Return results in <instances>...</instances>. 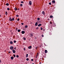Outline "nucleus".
<instances>
[{"mask_svg":"<svg viewBox=\"0 0 64 64\" xmlns=\"http://www.w3.org/2000/svg\"><path fill=\"white\" fill-rule=\"evenodd\" d=\"M42 14H43L44 15H45V12H44V11H43L42 12Z\"/></svg>","mask_w":64,"mask_h":64,"instance_id":"obj_1","label":"nucleus"},{"mask_svg":"<svg viewBox=\"0 0 64 64\" xmlns=\"http://www.w3.org/2000/svg\"><path fill=\"white\" fill-rule=\"evenodd\" d=\"M30 37H33L34 36V35L33 34H30Z\"/></svg>","mask_w":64,"mask_h":64,"instance_id":"obj_2","label":"nucleus"},{"mask_svg":"<svg viewBox=\"0 0 64 64\" xmlns=\"http://www.w3.org/2000/svg\"><path fill=\"white\" fill-rule=\"evenodd\" d=\"M13 48H14V47H13V46H11L10 48V50H13Z\"/></svg>","mask_w":64,"mask_h":64,"instance_id":"obj_3","label":"nucleus"},{"mask_svg":"<svg viewBox=\"0 0 64 64\" xmlns=\"http://www.w3.org/2000/svg\"><path fill=\"white\" fill-rule=\"evenodd\" d=\"M12 50L13 53H16V51L15 50H14H14Z\"/></svg>","mask_w":64,"mask_h":64,"instance_id":"obj_4","label":"nucleus"},{"mask_svg":"<svg viewBox=\"0 0 64 64\" xmlns=\"http://www.w3.org/2000/svg\"><path fill=\"white\" fill-rule=\"evenodd\" d=\"M29 4L30 5H32V2H31V1H30L29 2Z\"/></svg>","mask_w":64,"mask_h":64,"instance_id":"obj_5","label":"nucleus"},{"mask_svg":"<svg viewBox=\"0 0 64 64\" xmlns=\"http://www.w3.org/2000/svg\"><path fill=\"white\" fill-rule=\"evenodd\" d=\"M25 33V31H22V34H24V33Z\"/></svg>","mask_w":64,"mask_h":64,"instance_id":"obj_6","label":"nucleus"},{"mask_svg":"<svg viewBox=\"0 0 64 64\" xmlns=\"http://www.w3.org/2000/svg\"><path fill=\"white\" fill-rule=\"evenodd\" d=\"M52 3H55V1L54 0H53L52 1Z\"/></svg>","mask_w":64,"mask_h":64,"instance_id":"obj_7","label":"nucleus"},{"mask_svg":"<svg viewBox=\"0 0 64 64\" xmlns=\"http://www.w3.org/2000/svg\"><path fill=\"white\" fill-rule=\"evenodd\" d=\"M38 25V23L37 22H36L35 24V26H37Z\"/></svg>","mask_w":64,"mask_h":64,"instance_id":"obj_8","label":"nucleus"},{"mask_svg":"<svg viewBox=\"0 0 64 64\" xmlns=\"http://www.w3.org/2000/svg\"><path fill=\"white\" fill-rule=\"evenodd\" d=\"M12 19L11 17H10V18L9 19V20L10 21H12Z\"/></svg>","mask_w":64,"mask_h":64,"instance_id":"obj_9","label":"nucleus"},{"mask_svg":"<svg viewBox=\"0 0 64 64\" xmlns=\"http://www.w3.org/2000/svg\"><path fill=\"white\" fill-rule=\"evenodd\" d=\"M42 25V24H39L38 25V27H40V26H41Z\"/></svg>","mask_w":64,"mask_h":64,"instance_id":"obj_10","label":"nucleus"},{"mask_svg":"<svg viewBox=\"0 0 64 64\" xmlns=\"http://www.w3.org/2000/svg\"><path fill=\"white\" fill-rule=\"evenodd\" d=\"M10 58H11V59L13 60V59H14V57H13V56H12Z\"/></svg>","mask_w":64,"mask_h":64,"instance_id":"obj_11","label":"nucleus"},{"mask_svg":"<svg viewBox=\"0 0 64 64\" xmlns=\"http://www.w3.org/2000/svg\"><path fill=\"white\" fill-rule=\"evenodd\" d=\"M31 48H32V46H29L28 47V49H31Z\"/></svg>","mask_w":64,"mask_h":64,"instance_id":"obj_12","label":"nucleus"},{"mask_svg":"<svg viewBox=\"0 0 64 64\" xmlns=\"http://www.w3.org/2000/svg\"><path fill=\"white\" fill-rule=\"evenodd\" d=\"M14 9L15 11H17V8H14Z\"/></svg>","mask_w":64,"mask_h":64,"instance_id":"obj_13","label":"nucleus"},{"mask_svg":"<svg viewBox=\"0 0 64 64\" xmlns=\"http://www.w3.org/2000/svg\"><path fill=\"white\" fill-rule=\"evenodd\" d=\"M23 39L24 40H26V38H24V37H23Z\"/></svg>","mask_w":64,"mask_h":64,"instance_id":"obj_14","label":"nucleus"},{"mask_svg":"<svg viewBox=\"0 0 64 64\" xmlns=\"http://www.w3.org/2000/svg\"><path fill=\"white\" fill-rule=\"evenodd\" d=\"M10 44H13V42L11 41L10 42Z\"/></svg>","mask_w":64,"mask_h":64,"instance_id":"obj_15","label":"nucleus"},{"mask_svg":"<svg viewBox=\"0 0 64 64\" xmlns=\"http://www.w3.org/2000/svg\"><path fill=\"white\" fill-rule=\"evenodd\" d=\"M28 54H26V58H27L28 57Z\"/></svg>","mask_w":64,"mask_h":64,"instance_id":"obj_16","label":"nucleus"},{"mask_svg":"<svg viewBox=\"0 0 64 64\" xmlns=\"http://www.w3.org/2000/svg\"><path fill=\"white\" fill-rule=\"evenodd\" d=\"M6 6H9V4L8 3H6Z\"/></svg>","mask_w":64,"mask_h":64,"instance_id":"obj_17","label":"nucleus"},{"mask_svg":"<svg viewBox=\"0 0 64 64\" xmlns=\"http://www.w3.org/2000/svg\"><path fill=\"white\" fill-rule=\"evenodd\" d=\"M7 14H8V13H7V12H6V15H7Z\"/></svg>","mask_w":64,"mask_h":64,"instance_id":"obj_18","label":"nucleus"},{"mask_svg":"<svg viewBox=\"0 0 64 64\" xmlns=\"http://www.w3.org/2000/svg\"><path fill=\"white\" fill-rule=\"evenodd\" d=\"M25 28H28V26L27 25H26L25 26Z\"/></svg>","mask_w":64,"mask_h":64,"instance_id":"obj_19","label":"nucleus"},{"mask_svg":"<svg viewBox=\"0 0 64 64\" xmlns=\"http://www.w3.org/2000/svg\"><path fill=\"white\" fill-rule=\"evenodd\" d=\"M45 53H46L47 52H48L46 50H45Z\"/></svg>","mask_w":64,"mask_h":64,"instance_id":"obj_20","label":"nucleus"},{"mask_svg":"<svg viewBox=\"0 0 64 64\" xmlns=\"http://www.w3.org/2000/svg\"><path fill=\"white\" fill-rule=\"evenodd\" d=\"M16 58H18V57H19V56H18V55H17L16 56Z\"/></svg>","mask_w":64,"mask_h":64,"instance_id":"obj_21","label":"nucleus"},{"mask_svg":"<svg viewBox=\"0 0 64 64\" xmlns=\"http://www.w3.org/2000/svg\"><path fill=\"white\" fill-rule=\"evenodd\" d=\"M50 18H53V16L51 15L50 16Z\"/></svg>","mask_w":64,"mask_h":64,"instance_id":"obj_22","label":"nucleus"},{"mask_svg":"<svg viewBox=\"0 0 64 64\" xmlns=\"http://www.w3.org/2000/svg\"><path fill=\"white\" fill-rule=\"evenodd\" d=\"M18 32H20V30H18Z\"/></svg>","mask_w":64,"mask_h":64,"instance_id":"obj_23","label":"nucleus"},{"mask_svg":"<svg viewBox=\"0 0 64 64\" xmlns=\"http://www.w3.org/2000/svg\"><path fill=\"white\" fill-rule=\"evenodd\" d=\"M14 18H12V21H14Z\"/></svg>","mask_w":64,"mask_h":64,"instance_id":"obj_24","label":"nucleus"},{"mask_svg":"<svg viewBox=\"0 0 64 64\" xmlns=\"http://www.w3.org/2000/svg\"><path fill=\"white\" fill-rule=\"evenodd\" d=\"M26 61H29V58H27L26 59Z\"/></svg>","mask_w":64,"mask_h":64,"instance_id":"obj_25","label":"nucleus"},{"mask_svg":"<svg viewBox=\"0 0 64 64\" xmlns=\"http://www.w3.org/2000/svg\"><path fill=\"white\" fill-rule=\"evenodd\" d=\"M13 55L14 57L15 58V57H16V56L15 55V54H14Z\"/></svg>","mask_w":64,"mask_h":64,"instance_id":"obj_26","label":"nucleus"},{"mask_svg":"<svg viewBox=\"0 0 64 64\" xmlns=\"http://www.w3.org/2000/svg\"><path fill=\"white\" fill-rule=\"evenodd\" d=\"M20 5L21 7H22V6H23V4H20Z\"/></svg>","mask_w":64,"mask_h":64,"instance_id":"obj_27","label":"nucleus"},{"mask_svg":"<svg viewBox=\"0 0 64 64\" xmlns=\"http://www.w3.org/2000/svg\"><path fill=\"white\" fill-rule=\"evenodd\" d=\"M8 10H10V8H7Z\"/></svg>","mask_w":64,"mask_h":64,"instance_id":"obj_28","label":"nucleus"},{"mask_svg":"<svg viewBox=\"0 0 64 64\" xmlns=\"http://www.w3.org/2000/svg\"><path fill=\"white\" fill-rule=\"evenodd\" d=\"M37 20H40V18H38Z\"/></svg>","mask_w":64,"mask_h":64,"instance_id":"obj_29","label":"nucleus"},{"mask_svg":"<svg viewBox=\"0 0 64 64\" xmlns=\"http://www.w3.org/2000/svg\"><path fill=\"white\" fill-rule=\"evenodd\" d=\"M40 28L41 30H43V28H42L41 27Z\"/></svg>","mask_w":64,"mask_h":64,"instance_id":"obj_30","label":"nucleus"},{"mask_svg":"<svg viewBox=\"0 0 64 64\" xmlns=\"http://www.w3.org/2000/svg\"><path fill=\"white\" fill-rule=\"evenodd\" d=\"M49 5H51V2H49Z\"/></svg>","mask_w":64,"mask_h":64,"instance_id":"obj_31","label":"nucleus"},{"mask_svg":"<svg viewBox=\"0 0 64 64\" xmlns=\"http://www.w3.org/2000/svg\"><path fill=\"white\" fill-rule=\"evenodd\" d=\"M16 31H17V30H18V28H16Z\"/></svg>","mask_w":64,"mask_h":64,"instance_id":"obj_32","label":"nucleus"},{"mask_svg":"<svg viewBox=\"0 0 64 64\" xmlns=\"http://www.w3.org/2000/svg\"><path fill=\"white\" fill-rule=\"evenodd\" d=\"M21 24L22 25H24V23L23 22L22 23H21Z\"/></svg>","mask_w":64,"mask_h":64,"instance_id":"obj_33","label":"nucleus"},{"mask_svg":"<svg viewBox=\"0 0 64 64\" xmlns=\"http://www.w3.org/2000/svg\"><path fill=\"white\" fill-rule=\"evenodd\" d=\"M21 3H24V2H23V1H21Z\"/></svg>","mask_w":64,"mask_h":64,"instance_id":"obj_34","label":"nucleus"},{"mask_svg":"<svg viewBox=\"0 0 64 64\" xmlns=\"http://www.w3.org/2000/svg\"><path fill=\"white\" fill-rule=\"evenodd\" d=\"M16 40H14V43H16Z\"/></svg>","mask_w":64,"mask_h":64,"instance_id":"obj_35","label":"nucleus"},{"mask_svg":"<svg viewBox=\"0 0 64 64\" xmlns=\"http://www.w3.org/2000/svg\"><path fill=\"white\" fill-rule=\"evenodd\" d=\"M50 24H52V22H51L50 21Z\"/></svg>","mask_w":64,"mask_h":64,"instance_id":"obj_36","label":"nucleus"},{"mask_svg":"<svg viewBox=\"0 0 64 64\" xmlns=\"http://www.w3.org/2000/svg\"><path fill=\"white\" fill-rule=\"evenodd\" d=\"M16 17H18L19 16V15H17L16 16Z\"/></svg>","mask_w":64,"mask_h":64,"instance_id":"obj_37","label":"nucleus"},{"mask_svg":"<svg viewBox=\"0 0 64 64\" xmlns=\"http://www.w3.org/2000/svg\"><path fill=\"white\" fill-rule=\"evenodd\" d=\"M20 20V19H19V18H18V19L17 20V21H19Z\"/></svg>","mask_w":64,"mask_h":64,"instance_id":"obj_38","label":"nucleus"},{"mask_svg":"<svg viewBox=\"0 0 64 64\" xmlns=\"http://www.w3.org/2000/svg\"><path fill=\"white\" fill-rule=\"evenodd\" d=\"M31 60L32 61H33V59H32Z\"/></svg>","mask_w":64,"mask_h":64,"instance_id":"obj_39","label":"nucleus"},{"mask_svg":"<svg viewBox=\"0 0 64 64\" xmlns=\"http://www.w3.org/2000/svg\"><path fill=\"white\" fill-rule=\"evenodd\" d=\"M8 53H11V52H8Z\"/></svg>","mask_w":64,"mask_h":64,"instance_id":"obj_40","label":"nucleus"},{"mask_svg":"<svg viewBox=\"0 0 64 64\" xmlns=\"http://www.w3.org/2000/svg\"><path fill=\"white\" fill-rule=\"evenodd\" d=\"M36 29H38V27H37Z\"/></svg>","mask_w":64,"mask_h":64,"instance_id":"obj_41","label":"nucleus"},{"mask_svg":"<svg viewBox=\"0 0 64 64\" xmlns=\"http://www.w3.org/2000/svg\"><path fill=\"white\" fill-rule=\"evenodd\" d=\"M42 37H44V36L43 35H42Z\"/></svg>","mask_w":64,"mask_h":64,"instance_id":"obj_42","label":"nucleus"},{"mask_svg":"<svg viewBox=\"0 0 64 64\" xmlns=\"http://www.w3.org/2000/svg\"><path fill=\"white\" fill-rule=\"evenodd\" d=\"M24 50H25V48H24Z\"/></svg>","mask_w":64,"mask_h":64,"instance_id":"obj_43","label":"nucleus"},{"mask_svg":"<svg viewBox=\"0 0 64 64\" xmlns=\"http://www.w3.org/2000/svg\"><path fill=\"white\" fill-rule=\"evenodd\" d=\"M16 47H15V48H14V49H15V50H16Z\"/></svg>","mask_w":64,"mask_h":64,"instance_id":"obj_44","label":"nucleus"},{"mask_svg":"<svg viewBox=\"0 0 64 64\" xmlns=\"http://www.w3.org/2000/svg\"><path fill=\"white\" fill-rule=\"evenodd\" d=\"M37 56H38V54H37L36 56L37 57Z\"/></svg>","mask_w":64,"mask_h":64,"instance_id":"obj_45","label":"nucleus"},{"mask_svg":"<svg viewBox=\"0 0 64 64\" xmlns=\"http://www.w3.org/2000/svg\"><path fill=\"white\" fill-rule=\"evenodd\" d=\"M0 63H1V60H0Z\"/></svg>","mask_w":64,"mask_h":64,"instance_id":"obj_46","label":"nucleus"},{"mask_svg":"<svg viewBox=\"0 0 64 64\" xmlns=\"http://www.w3.org/2000/svg\"><path fill=\"white\" fill-rule=\"evenodd\" d=\"M11 33H12V34H13V32H12Z\"/></svg>","mask_w":64,"mask_h":64,"instance_id":"obj_47","label":"nucleus"},{"mask_svg":"<svg viewBox=\"0 0 64 64\" xmlns=\"http://www.w3.org/2000/svg\"><path fill=\"white\" fill-rule=\"evenodd\" d=\"M38 48V47H36V48Z\"/></svg>","mask_w":64,"mask_h":64,"instance_id":"obj_48","label":"nucleus"},{"mask_svg":"<svg viewBox=\"0 0 64 64\" xmlns=\"http://www.w3.org/2000/svg\"><path fill=\"white\" fill-rule=\"evenodd\" d=\"M39 64H41V62H40L39 63Z\"/></svg>","mask_w":64,"mask_h":64,"instance_id":"obj_49","label":"nucleus"},{"mask_svg":"<svg viewBox=\"0 0 64 64\" xmlns=\"http://www.w3.org/2000/svg\"><path fill=\"white\" fill-rule=\"evenodd\" d=\"M0 17H1V15L0 14Z\"/></svg>","mask_w":64,"mask_h":64,"instance_id":"obj_50","label":"nucleus"},{"mask_svg":"<svg viewBox=\"0 0 64 64\" xmlns=\"http://www.w3.org/2000/svg\"><path fill=\"white\" fill-rule=\"evenodd\" d=\"M18 10H20V9H19V8H18Z\"/></svg>","mask_w":64,"mask_h":64,"instance_id":"obj_51","label":"nucleus"},{"mask_svg":"<svg viewBox=\"0 0 64 64\" xmlns=\"http://www.w3.org/2000/svg\"><path fill=\"white\" fill-rule=\"evenodd\" d=\"M43 31H45V30L44 29L43 30Z\"/></svg>","mask_w":64,"mask_h":64,"instance_id":"obj_52","label":"nucleus"},{"mask_svg":"<svg viewBox=\"0 0 64 64\" xmlns=\"http://www.w3.org/2000/svg\"><path fill=\"white\" fill-rule=\"evenodd\" d=\"M36 48V49H37V48Z\"/></svg>","mask_w":64,"mask_h":64,"instance_id":"obj_53","label":"nucleus"},{"mask_svg":"<svg viewBox=\"0 0 64 64\" xmlns=\"http://www.w3.org/2000/svg\"><path fill=\"white\" fill-rule=\"evenodd\" d=\"M37 56H36V58H37Z\"/></svg>","mask_w":64,"mask_h":64,"instance_id":"obj_54","label":"nucleus"},{"mask_svg":"<svg viewBox=\"0 0 64 64\" xmlns=\"http://www.w3.org/2000/svg\"><path fill=\"white\" fill-rule=\"evenodd\" d=\"M34 64L33 63V64Z\"/></svg>","mask_w":64,"mask_h":64,"instance_id":"obj_55","label":"nucleus"},{"mask_svg":"<svg viewBox=\"0 0 64 64\" xmlns=\"http://www.w3.org/2000/svg\"><path fill=\"white\" fill-rule=\"evenodd\" d=\"M48 20H49V19H48Z\"/></svg>","mask_w":64,"mask_h":64,"instance_id":"obj_56","label":"nucleus"}]
</instances>
